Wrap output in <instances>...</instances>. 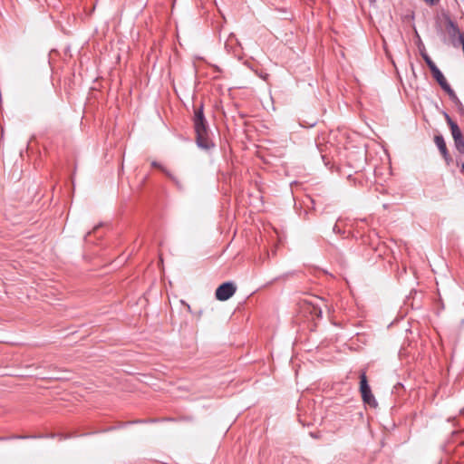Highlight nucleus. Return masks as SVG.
Instances as JSON below:
<instances>
[{
	"label": "nucleus",
	"mask_w": 464,
	"mask_h": 464,
	"mask_svg": "<svg viewBox=\"0 0 464 464\" xmlns=\"http://www.w3.org/2000/svg\"><path fill=\"white\" fill-rule=\"evenodd\" d=\"M450 99L454 102V104L457 106L459 111L460 113H464V105L462 104V102H460V100L459 99V97L457 96L456 92L452 90H450L449 92H447Z\"/></svg>",
	"instance_id": "7"
},
{
	"label": "nucleus",
	"mask_w": 464,
	"mask_h": 464,
	"mask_svg": "<svg viewBox=\"0 0 464 464\" xmlns=\"http://www.w3.org/2000/svg\"><path fill=\"white\" fill-rule=\"evenodd\" d=\"M360 392L362 394V401L371 407L376 408L378 402L372 393L371 388L368 384L367 376L365 371H362L360 373Z\"/></svg>",
	"instance_id": "2"
},
{
	"label": "nucleus",
	"mask_w": 464,
	"mask_h": 464,
	"mask_svg": "<svg viewBox=\"0 0 464 464\" xmlns=\"http://www.w3.org/2000/svg\"><path fill=\"white\" fill-rule=\"evenodd\" d=\"M430 72L432 73L433 78L437 81V82L440 84L443 91L449 92L450 90H452V88L447 82L446 78L444 77L443 73L438 67L434 68Z\"/></svg>",
	"instance_id": "6"
},
{
	"label": "nucleus",
	"mask_w": 464,
	"mask_h": 464,
	"mask_svg": "<svg viewBox=\"0 0 464 464\" xmlns=\"http://www.w3.org/2000/svg\"><path fill=\"white\" fill-rule=\"evenodd\" d=\"M446 121L450 127L456 150L464 153V138L459 125L450 117L448 113H444Z\"/></svg>",
	"instance_id": "3"
},
{
	"label": "nucleus",
	"mask_w": 464,
	"mask_h": 464,
	"mask_svg": "<svg viewBox=\"0 0 464 464\" xmlns=\"http://www.w3.org/2000/svg\"><path fill=\"white\" fill-rule=\"evenodd\" d=\"M434 142H435L436 146L438 147L443 159L445 160L446 164L449 166L450 164V162L452 161V158L450 157V155L449 153V150L447 149V145H446L443 136L436 135L434 137Z\"/></svg>",
	"instance_id": "5"
},
{
	"label": "nucleus",
	"mask_w": 464,
	"mask_h": 464,
	"mask_svg": "<svg viewBox=\"0 0 464 464\" xmlns=\"http://www.w3.org/2000/svg\"><path fill=\"white\" fill-rule=\"evenodd\" d=\"M237 291V287L232 282L221 284L216 290V298L219 301L228 300Z\"/></svg>",
	"instance_id": "4"
},
{
	"label": "nucleus",
	"mask_w": 464,
	"mask_h": 464,
	"mask_svg": "<svg viewBox=\"0 0 464 464\" xmlns=\"http://www.w3.org/2000/svg\"><path fill=\"white\" fill-rule=\"evenodd\" d=\"M421 56L430 71L437 67L435 63L430 59V57L426 53H421Z\"/></svg>",
	"instance_id": "9"
},
{
	"label": "nucleus",
	"mask_w": 464,
	"mask_h": 464,
	"mask_svg": "<svg viewBox=\"0 0 464 464\" xmlns=\"http://www.w3.org/2000/svg\"><path fill=\"white\" fill-rule=\"evenodd\" d=\"M151 166L162 170L168 177H169L173 181H175L177 185H179L177 179L173 177L169 171H167L160 163H158L157 161H152Z\"/></svg>",
	"instance_id": "8"
},
{
	"label": "nucleus",
	"mask_w": 464,
	"mask_h": 464,
	"mask_svg": "<svg viewBox=\"0 0 464 464\" xmlns=\"http://www.w3.org/2000/svg\"><path fill=\"white\" fill-rule=\"evenodd\" d=\"M440 0H427V4L430 5V6H433L435 5H437Z\"/></svg>",
	"instance_id": "10"
},
{
	"label": "nucleus",
	"mask_w": 464,
	"mask_h": 464,
	"mask_svg": "<svg viewBox=\"0 0 464 464\" xmlns=\"http://www.w3.org/2000/svg\"><path fill=\"white\" fill-rule=\"evenodd\" d=\"M461 172L464 174V163L461 165Z\"/></svg>",
	"instance_id": "11"
},
{
	"label": "nucleus",
	"mask_w": 464,
	"mask_h": 464,
	"mask_svg": "<svg viewBox=\"0 0 464 464\" xmlns=\"http://www.w3.org/2000/svg\"><path fill=\"white\" fill-rule=\"evenodd\" d=\"M193 125L196 132L197 145L204 150H208L214 146L208 135V125L204 115V105L200 102L194 105Z\"/></svg>",
	"instance_id": "1"
}]
</instances>
